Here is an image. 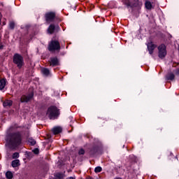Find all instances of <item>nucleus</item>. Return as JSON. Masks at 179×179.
<instances>
[{
    "label": "nucleus",
    "mask_w": 179,
    "mask_h": 179,
    "mask_svg": "<svg viewBox=\"0 0 179 179\" xmlns=\"http://www.w3.org/2000/svg\"><path fill=\"white\" fill-rule=\"evenodd\" d=\"M12 104H13V102L11 100H6L3 102V107H10Z\"/></svg>",
    "instance_id": "dca6fc26"
},
{
    "label": "nucleus",
    "mask_w": 179,
    "mask_h": 179,
    "mask_svg": "<svg viewBox=\"0 0 179 179\" xmlns=\"http://www.w3.org/2000/svg\"><path fill=\"white\" fill-rule=\"evenodd\" d=\"M78 155H85V150L80 149L78 152Z\"/></svg>",
    "instance_id": "b1692460"
},
{
    "label": "nucleus",
    "mask_w": 179,
    "mask_h": 179,
    "mask_svg": "<svg viewBox=\"0 0 179 179\" xmlns=\"http://www.w3.org/2000/svg\"><path fill=\"white\" fill-rule=\"evenodd\" d=\"M67 179H75L73 177H69V178Z\"/></svg>",
    "instance_id": "bb28decb"
},
{
    "label": "nucleus",
    "mask_w": 179,
    "mask_h": 179,
    "mask_svg": "<svg viewBox=\"0 0 179 179\" xmlns=\"http://www.w3.org/2000/svg\"><path fill=\"white\" fill-rule=\"evenodd\" d=\"M48 50L49 51H57L61 50L59 42L58 41H52L49 43Z\"/></svg>",
    "instance_id": "20e7f679"
},
{
    "label": "nucleus",
    "mask_w": 179,
    "mask_h": 179,
    "mask_svg": "<svg viewBox=\"0 0 179 179\" xmlns=\"http://www.w3.org/2000/svg\"><path fill=\"white\" fill-rule=\"evenodd\" d=\"M16 128V127L11 126L8 129L6 143L10 149H16L22 144V134L19 131L15 132Z\"/></svg>",
    "instance_id": "f257e3e1"
},
{
    "label": "nucleus",
    "mask_w": 179,
    "mask_h": 179,
    "mask_svg": "<svg viewBox=\"0 0 179 179\" xmlns=\"http://www.w3.org/2000/svg\"><path fill=\"white\" fill-rule=\"evenodd\" d=\"M41 73H43V75H44V76H50V75H51L50 70L46 68L41 69Z\"/></svg>",
    "instance_id": "ddd939ff"
},
{
    "label": "nucleus",
    "mask_w": 179,
    "mask_h": 179,
    "mask_svg": "<svg viewBox=\"0 0 179 179\" xmlns=\"http://www.w3.org/2000/svg\"><path fill=\"white\" fill-rule=\"evenodd\" d=\"M9 26H10V28L15 29V22H10Z\"/></svg>",
    "instance_id": "5701e85b"
},
{
    "label": "nucleus",
    "mask_w": 179,
    "mask_h": 179,
    "mask_svg": "<svg viewBox=\"0 0 179 179\" xmlns=\"http://www.w3.org/2000/svg\"><path fill=\"white\" fill-rule=\"evenodd\" d=\"M50 66H57L59 65V62H58V59L57 57H52L50 61Z\"/></svg>",
    "instance_id": "9b49d317"
},
{
    "label": "nucleus",
    "mask_w": 179,
    "mask_h": 179,
    "mask_svg": "<svg viewBox=\"0 0 179 179\" xmlns=\"http://www.w3.org/2000/svg\"><path fill=\"white\" fill-rule=\"evenodd\" d=\"M28 142H29V143L30 145H31L32 146L34 145H36V140H34V139H33V138H29L28 139Z\"/></svg>",
    "instance_id": "aec40b11"
},
{
    "label": "nucleus",
    "mask_w": 179,
    "mask_h": 179,
    "mask_svg": "<svg viewBox=\"0 0 179 179\" xmlns=\"http://www.w3.org/2000/svg\"><path fill=\"white\" fill-rule=\"evenodd\" d=\"M122 3L127 6V8H134L138 6L136 3L132 4L129 0H122Z\"/></svg>",
    "instance_id": "1a4fd4ad"
},
{
    "label": "nucleus",
    "mask_w": 179,
    "mask_h": 179,
    "mask_svg": "<svg viewBox=\"0 0 179 179\" xmlns=\"http://www.w3.org/2000/svg\"><path fill=\"white\" fill-rule=\"evenodd\" d=\"M148 50L150 55L153 54V50L156 48V45L153 44V43H149L148 45Z\"/></svg>",
    "instance_id": "9d476101"
},
{
    "label": "nucleus",
    "mask_w": 179,
    "mask_h": 179,
    "mask_svg": "<svg viewBox=\"0 0 179 179\" xmlns=\"http://www.w3.org/2000/svg\"><path fill=\"white\" fill-rule=\"evenodd\" d=\"M175 78V76L173 73H169L166 76L167 80H173Z\"/></svg>",
    "instance_id": "f3484780"
},
{
    "label": "nucleus",
    "mask_w": 179,
    "mask_h": 179,
    "mask_svg": "<svg viewBox=\"0 0 179 179\" xmlns=\"http://www.w3.org/2000/svg\"><path fill=\"white\" fill-rule=\"evenodd\" d=\"M46 115L50 120H55V118H57L58 115H59V110H58L57 106H50L48 108Z\"/></svg>",
    "instance_id": "f03ea898"
},
{
    "label": "nucleus",
    "mask_w": 179,
    "mask_h": 179,
    "mask_svg": "<svg viewBox=\"0 0 179 179\" xmlns=\"http://www.w3.org/2000/svg\"><path fill=\"white\" fill-rule=\"evenodd\" d=\"M13 62L18 68H22L24 65L23 57L19 54H15L13 57Z\"/></svg>",
    "instance_id": "7ed1b4c3"
},
{
    "label": "nucleus",
    "mask_w": 179,
    "mask_h": 179,
    "mask_svg": "<svg viewBox=\"0 0 179 179\" xmlns=\"http://www.w3.org/2000/svg\"><path fill=\"white\" fill-rule=\"evenodd\" d=\"M12 167H19L20 166V161L19 159H15L12 162Z\"/></svg>",
    "instance_id": "2eb2a0df"
},
{
    "label": "nucleus",
    "mask_w": 179,
    "mask_h": 179,
    "mask_svg": "<svg viewBox=\"0 0 179 179\" xmlns=\"http://www.w3.org/2000/svg\"><path fill=\"white\" fill-rule=\"evenodd\" d=\"M1 17H2V15L0 14V24H1Z\"/></svg>",
    "instance_id": "cd10ccee"
},
{
    "label": "nucleus",
    "mask_w": 179,
    "mask_h": 179,
    "mask_svg": "<svg viewBox=\"0 0 179 179\" xmlns=\"http://www.w3.org/2000/svg\"><path fill=\"white\" fill-rule=\"evenodd\" d=\"M158 57L163 59L167 55V50L165 45H161L158 47Z\"/></svg>",
    "instance_id": "39448f33"
},
{
    "label": "nucleus",
    "mask_w": 179,
    "mask_h": 179,
    "mask_svg": "<svg viewBox=\"0 0 179 179\" xmlns=\"http://www.w3.org/2000/svg\"><path fill=\"white\" fill-rule=\"evenodd\" d=\"M52 131L55 135H57V134H61V132H62V127H54Z\"/></svg>",
    "instance_id": "f8f14e48"
},
{
    "label": "nucleus",
    "mask_w": 179,
    "mask_h": 179,
    "mask_svg": "<svg viewBox=\"0 0 179 179\" xmlns=\"http://www.w3.org/2000/svg\"><path fill=\"white\" fill-rule=\"evenodd\" d=\"M33 96H34V94L33 92H31L28 95H23L21 97V102L22 103H27L28 101H30L31 99H33Z\"/></svg>",
    "instance_id": "423d86ee"
},
{
    "label": "nucleus",
    "mask_w": 179,
    "mask_h": 179,
    "mask_svg": "<svg viewBox=\"0 0 179 179\" xmlns=\"http://www.w3.org/2000/svg\"><path fill=\"white\" fill-rule=\"evenodd\" d=\"M138 5H142V3H139Z\"/></svg>",
    "instance_id": "c85d7f7f"
},
{
    "label": "nucleus",
    "mask_w": 179,
    "mask_h": 179,
    "mask_svg": "<svg viewBox=\"0 0 179 179\" xmlns=\"http://www.w3.org/2000/svg\"><path fill=\"white\" fill-rule=\"evenodd\" d=\"M55 29L59 30V26L55 27L54 24H50L48 29V31L50 34H52V33H54V31H55Z\"/></svg>",
    "instance_id": "6e6552de"
},
{
    "label": "nucleus",
    "mask_w": 179,
    "mask_h": 179,
    "mask_svg": "<svg viewBox=\"0 0 179 179\" xmlns=\"http://www.w3.org/2000/svg\"><path fill=\"white\" fill-rule=\"evenodd\" d=\"M145 5L146 9L150 10L152 9V8H153V6H152V3H150V1H145Z\"/></svg>",
    "instance_id": "a211bd4d"
},
{
    "label": "nucleus",
    "mask_w": 179,
    "mask_h": 179,
    "mask_svg": "<svg viewBox=\"0 0 179 179\" xmlns=\"http://www.w3.org/2000/svg\"><path fill=\"white\" fill-rule=\"evenodd\" d=\"M6 177L8 179H12L13 178V173H12L10 171H7L6 173Z\"/></svg>",
    "instance_id": "6ab92c4d"
},
{
    "label": "nucleus",
    "mask_w": 179,
    "mask_h": 179,
    "mask_svg": "<svg viewBox=\"0 0 179 179\" xmlns=\"http://www.w3.org/2000/svg\"><path fill=\"white\" fill-rule=\"evenodd\" d=\"M95 173H100L101 171V166H97L94 169Z\"/></svg>",
    "instance_id": "412c9836"
},
{
    "label": "nucleus",
    "mask_w": 179,
    "mask_h": 179,
    "mask_svg": "<svg viewBox=\"0 0 179 179\" xmlns=\"http://www.w3.org/2000/svg\"><path fill=\"white\" fill-rule=\"evenodd\" d=\"M0 50H3V44H0Z\"/></svg>",
    "instance_id": "a878e982"
},
{
    "label": "nucleus",
    "mask_w": 179,
    "mask_h": 179,
    "mask_svg": "<svg viewBox=\"0 0 179 179\" xmlns=\"http://www.w3.org/2000/svg\"><path fill=\"white\" fill-rule=\"evenodd\" d=\"M34 153H35V155H38V149L36 148L33 150Z\"/></svg>",
    "instance_id": "393cba45"
},
{
    "label": "nucleus",
    "mask_w": 179,
    "mask_h": 179,
    "mask_svg": "<svg viewBox=\"0 0 179 179\" xmlns=\"http://www.w3.org/2000/svg\"><path fill=\"white\" fill-rule=\"evenodd\" d=\"M5 86H6V79L2 78L0 80V90L5 89Z\"/></svg>",
    "instance_id": "4468645a"
},
{
    "label": "nucleus",
    "mask_w": 179,
    "mask_h": 179,
    "mask_svg": "<svg viewBox=\"0 0 179 179\" xmlns=\"http://www.w3.org/2000/svg\"><path fill=\"white\" fill-rule=\"evenodd\" d=\"M46 21L52 22L55 17V13L50 12L45 14Z\"/></svg>",
    "instance_id": "0eeeda50"
},
{
    "label": "nucleus",
    "mask_w": 179,
    "mask_h": 179,
    "mask_svg": "<svg viewBox=\"0 0 179 179\" xmlns=\"http://www.w3.org/2000/svg\"><path fill=\"white\" fill-rule=\"evenodd\" d=\"M19 157V153L18 152H15L13 154V159H18Z\"/></svg>",
    "instance_id": "4be33fe9"
}]
</instances>
